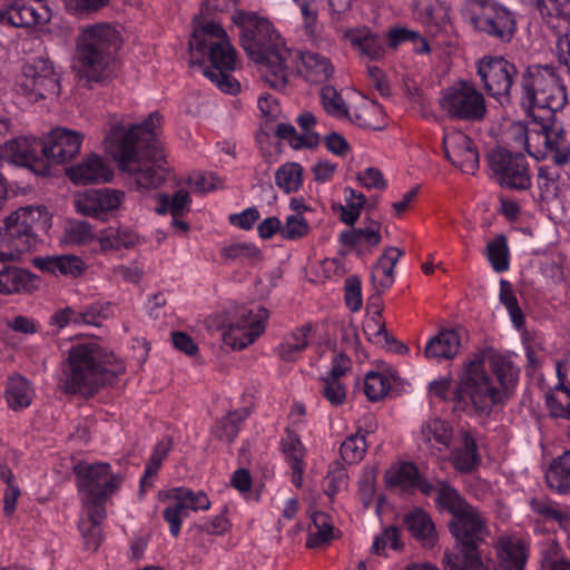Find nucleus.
I'll return each mask as SVG.
<instances>
[{"label":"nucleus","mask_w":570,"mask_h":570,"mask_svg":"<svg viewBox=\"0 0 570 570\" xmlns=\"http://www.w3.org/2000/svg\"><path fill=\"white\" fill-rule=\"evenodd\" d=\"M518 376L519 368L510 358L488 348L464 363L451 394L449 377L433 381L429 390L442 401L452 402L454 411L473 407L475 412L489 415L495 405L503 404L509 399Z\"/></svg>","instance_id":"nucleus-1"},{"label":"nucleus","mask_w":570,"mask_h":570,"mask_svg":"<svg viewBox=\"0 0 570 570\" xmlns=\"http://www.w3.org/2000/svg\"><path fill=\"white\" fill-rule=\"evenodd\" d=\"M161 116L153 112L141 124L126 129L121 125L110 128L107 139L109 151L121 171L135 176L137 186L156 188L163 184L169 171L166 156L156 139V128Z\"/></svg>","instance_id":"nucleus-2"},{"label":"nucleus","mask_w":570,"mask_h":570,"mask_svg":"<svg viewBox=\"0 0 570 570\" xmlns=\"http://www.w3.org/2000/svg\"><path fill=\"white\" fill-rule=\"evenodd\" d=\"M233 21L240 28V45L258 65L263 80L275 89L284 88L288 80L287 61L292 52L283 45L272 23L245 11H236Z\"/></svg>","instance_id":"nucleus-3"},{"label":"nucleus","mask_w":570,"mask_h":570,"mask_svg":"<svg viewBox=\"0 0 570 570\" xmlns=\"http://www.w3.org/2000/svg\"><path fill=\"white\" fill-rule=\"evenodd\" d=\"M189 41V66L203 67V58L208 56L212 68H204L203 73L217 88L226 94L239 91V82L232 76L235 69L236 51L227 39L226 31L213 20L198 21Z\"/></svg>","instance_id":"nucleus-4"},{"label":"nucleus","mask_w":570,"mask_h":570,"mask_svg":"<svg viewBox=\"0 0 570 570\" xmlns=\"http://www.w3.org/2000/svg\"><path fill=\"white\" fill-rule=\"evenodd\" d=\"M124 371V364L116 360L114 353L96 342L77 344L69 351L62 389L67 394L79 393L89 397L101 386L111 384Z\"/></svg>","instance_id":"nucleus-5"},{"label":"nucleus","mask_w":570,"mask_h":570,"mask_svg":"<svg viewBox=\"0 0 570 570\" xmlns=\"http://www.w3.org/2000/svg\"><path fill=\"white\" fill-rule=\"evenodd\" d=\"M120 46V35L110 24L98 23L83 29L77 39V59L83 77L96 82L112 77Z\"/></svg>","instance_id":"nucleus-6"},{"label":"nucleus","mask_w":570,"mask_h":570,"mask_svg":"<svg viewBox=\"0 0 570 570\" xmlns=\"http://www.w3.org/2000/svg\"><path fill=\"white\" fill-rule=\"evenodd\" d=\"M438 504L452 514L449 530L455 548H482L490 531L485 515L468 503L459 492L445 482L438 490Z\"/></svg>","instance_id":"nucleus-7"},{"label":"nucleus","mask_w":570,"mask_h":570,"mask_svg":"<svg viewBox=\"0 0 570 570\" xmlns=\"http://www.w3.org/2000/svg\"><path fill=\"white\" fill-rule=\"evenodd\" d=\"M519 104L525 111L548 109L552 112L562 109L567 101L566 87L552 66L531 65L520 76Z\"/></svg>","instance_id":"nucleus-8"},{"label":"nucleus","mask_w":570,"mask_h":570,"mask_svg":"<svg viewBox=\"0 0 570 570\" xmlns=\"http://www.w3.org/2000/svg\"><path fill=\"white\" fill-rule=\"evenodd\" d=\"M50 227L51 215L45 206L20 207L3 219V240L17 253L30 252Z\"/></svg>","instance_id":"nucleus-9"},{"label":"nucleus","mask_w":570,"mask_h":570,"mask_svg":"<svg viewBox=\"0 0 570 570\" xmlns=\"http://www.w3.org/2000/svg\"><path fill=\"white\" fill-rule=\"evenodd\" d=\"M462 12L475 30L502 43L510 42L515 33L514 14L492 0H466Z\"/></svg>","instance_id":"nucleus-10"},{"label":"nucleus","mask_w":570,"mask_h":570,"mask_svg":"<svg viewBox=\"0 0 570 570\" xmlns=\"http://www.w3.org/2000/svg\"><path fill=\"white\" fill-rule=\"evenodd\" d=\"M439 104L453 120L480 122L488 114L483 92L470 80L460 79L443 89Z\"/></svg>","instance_id":"nucleus-11"},{"label":"nucleus","mask_w":570,"mask_h":570,"mask_svg":"<svg viewBox=\"0 0 570 570\" xmlns=\"http://www.w3.org/2000/svg\"><path fill=\"white\" fill-rule=\"evenodd\" d=\"M476 75L480 77L487 94L502 107L513 105L517 99L514 89L518 68L503 56H484L475 62Z\"/></svg>","instance_id":"nucleus-12"},{"label":"nucleus","mask_w":570,"mask_h":570,"mask_svg":"<svg viewBox=\"0 0 570 570\" xmlns=\"http://www.w3.org/2000/svg\"><path fill=\"white\" fill-rule=\"evenodd\" d=\"M78 488L82 492V508H106L107 499L119 488L122 478L114 474L108 463L85 464L73 466Z\"/></svg>","instance_id":"nucleus-13"},{"label":"nucleus","mask_w":570,"mask_h":570,"mask_svg":"<svg viewBox=\"0 0 570 570\" xmlns=\"http://www.w3.org/2000/svg\"><path fill=\"white\" fill-rule=\"evenodd\" d=\"M488 161L492 177L501 188L523 191L531 187V173L523 154L498 148L488 155Z\"/></svg>","instance_id":"nucleus-14"},{"label":"nucleus","mask_w":570,"mask_h":570,"mask_svg":"<svg viewBox=\"0 0 570 570\" xmlns=\"http://www.w3.org/2000/svg\"><path fill=\"white\" fill-rule=\"evenodd\" d=\"M19 88L33 102L57 97L60 92L59 77L48 59L38 57L23 66Z\"/></svg>","instance_id":"nucleus-15"},{"label":"nucleus","mask_w":570,"mask_h":570,"mask_svg":"<svg viewBox=\"0 0 570 570\" xmlns=\"http://www.w3.org/2000/svg\"><path fill=\"white\" fill-rule=\"evenodd\" d=\"M268 316L265 307H259L256 314L252 309L242 308L238 312V320L224 330L222 334L224 343L233 350L245 348L263 333V323Z\"/></svg>","instance_id":"nucleus-16"},{"label":"nucleus","mask_w":570,"mask_h":570,"mask_svg":"<svg viewBox=\"0 0 570 570\" xmlns=\"http://www.w3.org/2000/svg\"><path fill=\"white\" fill-rule=\"evenodd\" d=\"M3 149L9 161L27 167L37 175H49V165L45 157L42 139L36 137L17 138L8 141Z\"/></svg>","instance_id":"nucleus-17"},{"label":"nucleus","mask_w":570,"mask_h":570,"mask_svg":"<svg viewBox=\"0 0 570 570\" xmlns=\"http://www.w3.org/2000/svg\"><path fill=\"white\" fill-rule=\"evenodd\" d=\"M167 498L175 501L163 511L173 537L179 534L181 520L189 515V510H207L210 507V501L203 491L194 492L186 488H175L169 491Z\"/></svg>","instance_id":"nucleus-18"},{"label":"nucleus","mask_w":570,"mask_h":570,"mask_svg":"<svg viewBox=\"0 0 570 570\" xmlns=\"http://www.w3.org/2000/svg\"><path fill=\"white\" fill-rule=\"evenodd\" d=\"M125 198V193L118 189L101 188L86 191L75 199L76 210L99 220H107L108 216L118 210Z\"/></svg>","instance_id":"nucleus-19"},{"label":"nucleus","mask_w":570,"mask_h":570,"mask_svg":"<svg viewBox=\"0 0 570 570\" xmlns=\"http://www.w3.org/2000/svg\"><path fill=\"white\" fill-rule=\"evenodd\" d=\"M446 159L464 174L474 175L479 168V151L473 140L462 131H451L443 137Z\"/></svg>","instance_id":"nucleus-20"},{"label":"nucleus","mask_w":570,"mask_h":570,"mask_svg":"<svg viewBox=\"0 0 570 570\" xmlns=\"http://www.w3.org/2000/svg\"><path fill=\"white\" fill-rule=\"evenodd\" d=\"M42 141L45 157L50 166V163L63 164L78 155L82 144V135L76 130L57 127Z\"/></svg>","instance_id":"nucleus-21"},{"label":"nucleus","mask_w":570,"mask_h":570,"mask_svg":"<svg viewBox=\"0 0 570 570\" xmlns=\"http://www.w3.org/2000/svg\"><path fill=\"white\" fill-rule=\"evenodd\" d=\"M66 175L76 185L108 183L114 177L108 163L94 153L87 155L78 164L68 167Z\"/></svg>","instance_id":"nucleus-22"},{"label":"nucleus","mask_w":570,"mask_h":570,"mask_svg":"<svg viewBox=\"0 0 570 570\" xmlns=\"http://www.w3.org/2000/svg\"><path fill=\"white\" fill-rule=\"evenodd\" d=\"M352 368L351 360L344 353H337L328 373L321 379V394L334 406L346 400V386L342 379Z\"/></svg>","instance_id":"nucleus-23"},{"label":"nucleus","mask_w":570,"mask_h":570,"mask_svg":"<svg viewBox=\"0 0 570 570\" xmlns=\"http://www.w3.org/2000/svg\"><path fill=\"white\" fill-rule=\"evenodd\" d=\"M41 279L38 275L16 266H3L0 269V293H32L39 289Z\"/></svg>","instance_id":"nucleus-24"},{"label":"nucleus","mask_w":570,"mask_h":570,"mask_svg":"<svg viewBox=\"0 0 570 570\" xmlns=\"http://www.w3.org/2000/svg\"><path fill=\"white\" fill-rule=\"evenodd\" d=\"M453 439L452 425L442 419L434 417L421 425L420 440L433 455L450 449Z\"/></svg>","instance_id":"nucleus-25"},{"label":"nucleus","mask_w":570,"mask_h":570,"mask_svg":"<svg viewBox=\"0 0 570 570\" xmlns=\"http://www.w3.org/2000/svg\"><path fill=\"white\" fill-rule=\"evenodd\" d=\"M461 438L460 446L451 453V459L455 470L462 473L474 471L480 464L476 440L472 433L465 429L459 431Z\"/></svg>","instance_id":"nucleus-26"},{"label":"nucleus","mask_w":570,"mask_h":570,"mask_svg":"<svg viewBox=\"0 0 570 570\" xmlns=\"http://www.w3.org/2000/svg\"><path fill=\"white\" fill-rule=\"evenodd\" d=\"M85 517L79 522L87 549L96 551L102 541V522L107 517L106 508H82Z\"/></svg>","instance_id":"nucleus-27"},{"label":"nucleus","mask_w":570,"mask_h":570,"mask_svg":"<svg viewBox=\"0 0 570 570\" xmlns=\"http://www.w3.org/2000/svg\"><path fill=\"white\" fill-rule=\"evenodd\" d=\"M456 553L446 551L443 563L449 570H490L484 561L482 548H455Z\"/></svg>","instance_id":"nucleus-28"},{"label":"nucleus","mask_w":570,"mask_h":570,"mask_svg":"<svg viewBox=\"0 0 570 570\" xmlns=\"http://www.w3.org/2000/svg\"><path fill=\"white\" fill-rule=\"evenodd\" d=\"M459 333L454 330H443L432 337L424 348V355L434 360H451L460 350Z\"/></svg>","instance_id":"nucleus-29"},{"label":"nucleus","mask_w":570,"mask_h":570,"mask_svg":"<svg viewBox=\"0 0 570 570\" xmlns=\"http://www.w3.org/2000/svg\"><path fill=\"white\" fill-rule=\"evenodd\" d=\"M345 38L362 56L371 60H379L384 56L383 39L366 28L348 30L345 32Z\"/></svg>","instance_id":"nucleus-30"},{"label":"nucleus","mask_w":570,"mask_h":570,"mask_svg":"<svg viewBox=\"0 0 570 570\" xmlns=\"http://www.w3.org/2000/svg\"><path fill=\"white\" fill-rule=\"evenodd\" d=\"M498 570H524L527 554L521 540L502 538L497 547Z\"/></svg>","instance_id":"nucleus-31"},{"label":"nucleus","mask_w":570,"mask_h":570,"mask_svg":"<svg viewBox=\"0 0 570 570\" xmlns=\"http://www.w3.org/2000/svg\"><path fill=\"white\" fill-rule=\"evenodd\" d=\"M404 523L410 533L423 547L432 548L438 541V533L430 515L423 510H414L404 517Z\"/></svg>","instance_id":"nucleus-32"},{"label":"nucleus","mask_w":570,"mask_h":570,"mask_svg":"<svg viewBox=\"0 0 570 570\" xmlns=\"http://www.w3.org/2000/svg\"><path fill=\"white\" fill-rule=\"evenodd\" d=\"M299 58L303 65L301 72L309 82H325L334 72V67L330 59L317 52L304 51L301 52Z\"/></svg>","instance_id":"nucleus-33"},{"label":"nucleus","mask_w":570,"mask_h":570,"mask_svg":"<svg viewBox=\"0 0 570 570\" xmlns=\"http://www.w3.org/2000/svg\"><path fill=\"white\" fill-rule=\"evenodd\" d=\"M366 225L360 228H352L343 232L340 236L342 244L345 246L356 247L363 243L371 247L377 246L381 240V223L371 218H366Z\"/></svg>","instance_id":"nucleus-34"},{"label":"nucleus","mask_w":570,"mask_h":570,"mask_svg":"<svg viewBox=\"0 0 570 570\" xmlns=\"http://www.w3.org/2000/svg\"><path fill=\"white\" fill-rule=\"evenodd\" d=\"M544 155L556 165L563 166L570 160V142L562 130L549 129L543 136Z\"/></svg>","instance_id":"nucleus-35"},{"label":"nucleus","mask_w":570,"mask_h":570,"mask_svg":"<svg viewBox=\"0 0 570 570\" xmlns=\"http://www.w3.org/2000/svg\"><path fill=\"white\" fill-rule=\"evenodd\" d=\"M35 266L49 273L59 272L62 275L78 276L83 269L82 261L75 255L51 256L47 258H35Z\"/></svg>","instance_id":"nucleus-36"},{"label":"nucleus","mask_w":570,"mask_h":570,"mask_svg":"<svg viewBox=\"0 0 570 570\" xmlns=\"http://www.w3.org/2000/svg\"><path fill=\"white\" fill-rule=\"evenodd\" d=\"M546 481L550 489L559 493L570 489V451L553 460L546 472Z\"/></svg>","instance_id":"nucleus-37"},{"label":"nucleus","mask_w":570,"mask_h":570,"mask_svg":"<svg viewBox=\"0 0 570 570\" xmlns=\"http://www.w3.org/2000/svg\"><path fill=\"white\" fill-rule=\"evenodd\" d=\"M102 250L130 249L140 243L137 233L128 227L108 228L99 238Z\"/></svg>","instance_id":"nucleus-38"},{"label":"nucleus","mask_w":570,"mask_h":570,"mask_svg":"<svg viewBox=\"0 0 570 570\" xmlns=\"http://www.w3.org/2000/svg\"><path fill=\"white\" fill-rule=\"evenodd\" d=\"M0 24L14 28L33 27L30 14V4L23 0H13L0 8Z\"/></svg>","instance_id":"nucleus-39"},{"label":"nucleus","mask_w":570,"mask_h":570,"mask_svg":"<svg viewBox=\"0 0 570 570\" xmlns=\"http://www.w3.org/2000/svg\"><path fill=\"white\" fill-rule=\"evenodd\" d=\"M6 397L9 406L17 411L30 405L32 391L29 382L21 375H13L9 379Z\"/></svg>","instance_id":"nucleus-40"},{"label":"nucleus","mask_w":570,"mask_h":570,"mask_svg":"<svg viewBox=\"0 0 570 570\" xmlns=\"http://www.w3.org/2000/svg\"><path fill=\"white\" fill-rule=\"evenodd\" d=\"M222 256L226 261L255 266L263 259L259 248L249 243H236L222 248Z\"/></svg>","instance_id":"nucleus-41"},{"label":"nucleus","mask_w":570,"mask_h":570,"mask_svg":"<svg viewBox=\"0 0 570 570\" xmlns=\"http://www.w3.org/2000/svg\"><path fill=\"white\" fill-rule=\"evenodd\" d=\"M487 257L497 273H502L509 269V247L507 237L503 234L497 235L487 245Z\"/></svg>","instance_id":"nucleus-42"},{"label":"nucleus","mask_w":570,"mask_h":570,"mask_svg":"<svg viewBox=\"0 0 570 570\" xmlns=\"http://www.w3.org/2000/svg\"><path fill=\"white\" fill-rule=\"evenodd\" d=\"M303 168L297 163H286L275 173L276 185L285 193H294L302 186Z\"/></svg>","instance_id":"nucleus-43"},{"label":"nucleus","mask_w":570,"mask_h":570,"mask_svg":"<svg viewBox=\"0 0 570 570\" xmlns=\"http://www.w3.org/2000/svg\"><path fill=\"white\" fill-rule=\"evenodd\" d=\"M419 474L414 463L405 462L395 469H391L385 474L389 487H400L407 491L415 488V480Z\"/></svg>","instance_id":"nucleus-44"},{"label":"nucleus","mask_w":570,"mask_h":570,"mask_svg":"<svg viewBox=\"0 0 570 570\" xmlns=\"http://www.w3.org/2000/svg\"><path fill=\"white\" fill-rule=\"evenodd\" d=\"M345 194L348 195V197H346V205H338L337 209L341 212V220L346 225L353 226L360 218L361 209L364 208L366 198L363 194L355 191L351 187L345 188ZM334 209H336V207H334Z\"/></svg>","instance_id":"nucleus-45"},{"label":"nucleus","mask_w":570,"mask_h":570,"mask_svg":"<svg viewBox=\"0 0 570 570\" xmlns=\"http://www.w3.org/2000/svg\"><path fill=\"white\" fill-rule=\"evenodd\" d=\"M312 521L316 528V532H309L306 546L311 549L321 547L333 538V527L330 522L328 514L316 511L312 514Z\"/></svg>","instance_id":"nucleus-46"},{"label":"nucleus","mask_w":570,"mask_h":570,"mask_svg":"<svg viewBox=\"0 0 570 570\" xmlns=\"http://www.w3.org/2000/svg\"><path fill=\"white\" fill-rule=\"evenodd\" d=\"M559 173L550 167H540L537 185L540 190V200L549 202L559 195Z\"/></svg>","instance_id":"nucleus-47"},{"label":"nucleus","mask_w":570,"mask_h":570,"mask_svg":"<svg viewBox=\"0 0 570 570\" xmlns=\"http://www.w3.org/2000/svg\"><path fill=\"white\" fill-rule=\"evenodd\" d=\"M189 194L184 189L177 190L171 198L166 194H160L158 197V206L156 212L158 214H165L169 212L174 218L184 215L185 208L189 203Z\"/></svg>","instance_id":"nucleus-48"},{"label":"nucleus","mask_w":570,"mask_h":570,"mask_svg":"<svg viewBox=\"0 0 570 570\" xmlns=\"http://www.w3.org/2000/svg\"><path fill=\"white\" fill-rule=\"evenodd\" d=\"M500 302L508 309L514 326L520 330L524 325V315L519 307L518 299L513 293L512 285L509 281H500Z\"/></svg>","instance_id":"nucleus-49"},{"label":"nucleus","mask_w":570,"mask_h":570,"mask_svg":"<svg viewBox=\"0 0 570 570\" xmlns=\"http://www.w3.org/2000/svg\"><path fill=\"white\" fill-rule=\"evenodd\" d=\"M391 389L390 380L379 372H368L364 380V393L372 401H380L386 396Z\"/></svg>","instance_id":"nucleus-50"},{"label":"nucleus","mask_w":570,"mask_h":570,"mask_svg":"<svg viewBox=\"0 0 570 570\" xmlns=\"http://www.w3.org/2000/svg\"><path fill=\"white\" fill-rule=\"evenodd\" d=\"M366 441L363 434L360 432L350 435L340 448L341 456L343 461L348 464L360 462L366 452Z\"/></svg>","instance_id":"nucleus-51"},{"label":"nucleus","mask_w":570,"mask_h":570,"mask_svg":"<svg viewBox=\"0 0 570 570\" xmlns=\"http://www.w3.org/2000/svg\"><path fill=\"white\" fill-rule=\"evenodd\" d=\"M294 8L303 18V29L311 39H315L318 30L317 7L315 0H293Z\"/></svg>","instance_id":"nucleus-52"},{"label":"nucleus","mask_w":570,"mask_h":570,"mask_svg":"<svg viewBox=\"0 0 570 570\" xmlns=\"http://www.w3.org/2000/svg\"><path fill=\"white\" fill-rule=\"evenodd\" d=\"M413 42L416 52H429L430 47L425 39L419 36V33L404 29V28H394L391 29L387 33V45L390 48L395 49L399 45L403 42Z\"/></svg>","instance_id":"nucleus-53"},{"label":"nucleus","mask_w":570,"mask_h":570,"mask_svg":"<svg viewBox=\"0 0 570 570\" xmlns=\"http://www.w3.org/2000/svg\"><path fill=\"white\" fill-rule=\"evenodd\" d=\"M92 239V227L85 220L70 222L65 228L63 242L68 245H86Z\"/></svg>","instance_id":"nucleus-54"},{"label":"nucleus","mask_w":570,"mask_h":570,"mask_svg":"<svg viewBox=\"0 0 570 570\" xmlns=\"http://www.w3.org/2000/svg\"><path fill=\"white\" fill-rule=\"evenodd\" d=\"M321 101L325 111L334 117H347L348 110L341 94L333 86L321 90Z\"/></svg>","instance_id":"nucleus-55"},{"label":"nucleus","mask_w":570,"mask_h":570,"mask_svg":"<svg viewBox=\"0 0 570 570\" xmlns=\"http://www.w3.org/2000/svg\"><path fill=\"white\" fill-rule=\"evenodd\" d=\"M324 492L330 499L347 485V473L344 465L340 462H333L325 476Z\"/></svg>","instance_id":"nucleus-56"},{"label":"nucleus","mask_w":570,"mask_h":570,"mask_svg":"<svg viewBox=\"0 0 570 570\" xmlns=\"http://www.w3.org/2000/svg\"><path fill=\"white\" fill-rule=\"evenodd\" d=\"M309 225L301 214H293L286 218V223L281 229L284 239H298L307 235Z\"/></svg>","instance_id":"nucleus-57"},{"label":"nucleus","mask_w":570,"mask_h":570,"mask_svg":"<svg viewBox=\"0 0 570 570\" xmlns=\"http://www.w3.org/2000/svg\"><path fill=\"white\" fill-rule=\"evenodd\" d=\"M542 17H570V0H534Z\"/></svg>","instance_id":"nucleus-58"},{"label":"nucleus","mask_w":570,"mask_h":570,"mask_svg":"<svg viewBox=\"0 0 570 570\" xmlns=\"http://www.w3.org/2000/svg\"><path fill=\"white\" fill-rule=\"evenodd\" d=\"M345 303L352 312L362 307L361 279L357 276H350L345 281Z\"/></svg>","instance_id":"nucleus-59"},{"label":"nucleus","mask_w":570,"mask_h":570,"mask_svg":"<svg viewBox=\"0 0 570 570\" xmlns=\"http://www.w3.org/2000/svg\"><path fill=\"white\" fill-rule=\"evenodd\" d=\"M530 507L543 520L560 522L564 518V514L549 500L534 498L530 501Z\"/></svg>","instance_id":"nucleus-60"},{"label":"nucleus","mask_w":570,"mask_h":570,"mask_svg":"<svg viewBox=\"0 0 570 570\" xmlns=\"http://www.w3.org/2000/svg\"><path fill=\"white\" fill-rule=\"evenodd\" d=\"M282 445L291 465L303 463L305 450L296 435L289 434L287 439L283 440Z\"/></svg>","instance_id":"nucleus-61"},{"label":"nucleus","mask_w":570,"mask_h":570,"mask_svg":"<svg viewBox=\"0 0 570 570\" xmlns=\"http://www.w3.org/2000/svg\"><path fill=\"white\" fill-rule=\"evenodd\" d=\"M109 0H67V10L76 16H87L105 7Z\"/></svg>","instance_id":"nucleus-62"},{"label":"nucleus","mask_w":570,"mask_h":570,"mask_svg":"<svg viewBox=\"0 0 570 570\" xmlns=\"http://www.w3.org/2000/svg\"><path fill=\"white\" fill-rule=\"evenodd\" d=\"M356 179L365 188H375L383 190L386 188V180L384 179L383 173L375 167H368L364 171H360L356 175Z\"/></svg>","instance_id":"nucleus-63"},{"label":"nucleus","mask_w":570,"mask_h":570,"mask_svg":"<svg viewBox=\"0 0 570 570\" xmlns=\"http://www.w3.org/2000/svg\"><path fill=\"white\" fill-rule=\"evenodd\" d=\"M390 546L392 549H399V530L395 527L386 528L383 533L374 539L372 552L381 554L385 547Z\"/></svg>","instance_id":"nucleus-64"}]
</instances>
